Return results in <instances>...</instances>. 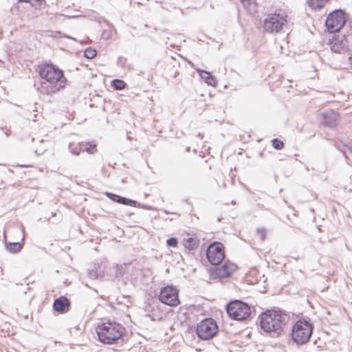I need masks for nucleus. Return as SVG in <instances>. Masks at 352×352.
Here are the masks:
<instances>
[{"mask_svg": "<svg viewBox=\"0 0 352 352\" xmlns=\"http://www.w3.org/2000/svg\"><path fill=\"white\" fill-rule=\"evenodd\" d=\"M96 54V51L91 47L87 48L84 52L85 57L89 59L94 58Z\"/></svg>", "mask_w": 352, "mask_h": 352, "instance_id": "b1692460", "label": "nucleus"}, {"mask_svg": "<svg viewBox=\"0 0 352 352\" xmlns=\"http://www.w3.org/2000/svg\"><path fill=\"white\" fill-rule=\"evenodd\" d=\"M158 298L162 303L170 307H177L180 304L179 291L172 285L162 288Z\"/></svg>", "mask_w": 352, "mask_h": 352, "instance_id": "1a4fd4ad", "label": "nucleus"}, {"mask_svg": "<svg viewBox=\"0 0 352 352\" xmlns=\"http://www.w3.org/2000/svg\"><path fill=\"white\" fill-rule=\"evenodd\" d=\"M345 22L344 12L341 10H336L329 14L325 25L329 32L334 33L339 32Z\"/></svg>", "mask_w": 352, "mask_h": 352, "instance_id": "6e6552de", "label": "nucleus"}, {"mask_svg": "<svg viewBox=\"0 0 352 352\" xmlns=\"http://www.w3.org/2000/svg\"><path fill=\"white\" fill-rule=\"evenodd\" d=\"M111 85L116 90H122L126 87V83L122 80L114 79Z\"/></svg>", "mask_w": 352, "mask_h": 352, "instance_id": "4be33fe9", "label": "nucleus"}, {"mask_svg": "<svg viewBox=\"0 0 352 352\" xmlns=\"http://www.w3.org/2000/svg\"><path fill=\"white\" fill-rule=\"evenodd\" d=\"M328 0H307V4L314 10L320 9Z\"/></svg>", "mask_w": 352, "mask_h": 352, "instance_id": "412c9836", "label": "nucleus"}, {"mask_svg": "<svg viewBox=\"0 0 352 352\" xmlns=\"http://www.w3.org/2000/svg\"><path fill=\"white\" fill-rule=\"evenodd\" d=\"M257 233L260 235L261 241H263L265 238V230L263 229H258Z\"/></svg>", "mask_w": 352, "mask_h": 352, "instance_id": "c85d7f7f", "label": "nucleus"}, {"mask_svg": "<svg viewBox=\"0 0 352 352\" xmlns=\"http://www.w3.org/2000/svg\"><path fill=\"white\" fill-rule=\"evenodd\" d=\"M39 74L42 79L40 91L50 95L60 91L65 87L66 78L64 72L52 63H45L39 66Z\"/></svg>", "mask_w": 352, "mask_h": 352, "instance_id": "f257e3e1", "label": "nucleus"}, {"mask_svg": "<svg viewBox=\"0 0 352 352\" xmlns=\"http://www.w3.org/2000/svg\"><path fill=\"white\" fill-rule=\"evenodd\" d=\"M41 143H43V142H44V140H41Z\"/></svg>", "mask_w": 352, "mask_h": 352, "instance_id": "473e14b6", "label": "nucleus"}, {"mask_svg": "<svg viewBox=\"0 0 352 352\" xmlns=\"http://www.w3.org/2000/svg\"><path fill=\"white\" fill-rule=\"evenodd\" d=\"M107 197L111 199L113 201L121 204L126 206H131L135 207L136 206L137 202L134 200L121 197L120 195L111 193L107 192Z\"/></svg>", "mask_w": 352, "mask_h": 352, "instance_id": "2eb2a0df", "label": "nucleus"}, {"mask_svg": "<svg viewBox=\"0 0 352 352\" xmlns=\"http://www.w3.org/2000/svg\"><path fill=\"white\" fill-rule=\"evenodd\" d=\"M70 302L65 296H60L56 298L53 304L54 309L60 314L67 312L69 310Z\"/></svg>", "mask_w": 352, "mask_h": 352, "instance_id": "ddd939ff", "label": "nucleus"}, {"mask_svg": "<svg viewBox=\"0 0 352 352\" xmlns=\"http://www.w3.org/2000/svg\"><path fill=\"white\" fill-rule=\"evenodd\" d=\"M83 150L82 151H87L89 153H94L96 149V145L91 142H82Z\"/></svg>", "mask_w": 352, "mask_h": 352, "instance_id": "5701e85b", "label": "nucleus"}, {"mask_svg": "<svg viewBox=\"0 0 352 352\" xmlns=\"http://www.w3.org/2000/svg\"><path fill=\"white\" fill-rule=\"evenodd\" d=\"M70 152L75 155H78L83 150L82 142H72L69 145Z\"/></svg>", "mask_w": 352, "mask_h": 352, "instance_id": "aec40b11", "label": "nucleus"}, {"mask_svg": "<svg viewBox=\"0 0 352 352\" xmlns=\"http://www.w3.org/2000/svg\"><path fill=\"white\" fill-rule=\"evenodd\" d=\"M89 276L91 279H96L98 277V274L95 270H91L89 271Z\"/></svg>", "mask_w": 352, "mask_h": 352, "instance_id": "cd10ccee", "label": "nucleus"}, {"mask_svg": "<svg viewBox=\"0 0 352 352\" xmlns=\"http://www.w3.org/2000/svg\"><path fill=\"white\" fill-rule=\"evenodd\" d=\"M226 311L230 318L238 321L247 319L251 314L250 306L239 300L229 302L226 306Z\"/></svg>", "mask_w": 352, "mask_h": 352, "instance_id": "423d86ee", "label": "nucleus"}, {"mask_svg": "<svg viewBox=\"0 0 352 352\" xmlns=\"http://www.w3.org/2000/svg\"><path fill=\"white\" fill-rule=\"evenodd\" d=\"M16 230H17L19 232H23V228H21V227H17V228H16Z\"/></svg>", "mask_w": 352, "mask_h": 352, "instance_id": "c756f323", "label": "nucleus"}, {"mask_svg": "<svg viewBox=\"0 0 352 352\" xmlns=\"http://www.w3.org/2000/svg\"><path fill=\"white\" fill-rule=\"evenodd\" d=\"M331 49L333 52L340 53L347 45V41L344 36L340 38L339 36L334 37L331 42Z\"/></svg>", "mask_w": 352, "mask_h": 352, "instance_id": "4468645a", "label": "nucleus"}, {"mask_svg": "<svg viewBox=\"0 0 352 352\" xmlns=\"http://www.w3.org/2000/svg\"><path fill=\"white\" fill-rule=\"evenodd\" d=\"M198 136L199 138H202V135L200 133H199Z\"/></svg>", "mask_w": 352, "mask_h": 352, "instance_id": "2f4dec72", "label": "nucleus"}, {"mask_svg": "<svg viewBox=\"0 0 352 352\" xmlns=\"http://www.w3.org/2000/svg\"><path fill=\"white\" fill-rule=\"evenodd\" d=\"M196 332L199 338L209 340L217 333L218 326L212 318H206L197 325Z\"/></svg>", "mask_w": 352, "mask_h": 352, "instance_id": "0eeeda50", "label": "nucleus"}, {"mask_svg": "<svg viewBox=\"0 0 352 352\" xmlns=\"http://www.w3.org/2000/svg\"><path fill=\"white\" fill-rule=\"evenodd\" d=\"M260 327L272 337H278L284 331L289 317L280 311L267 310L259 316Z\"/></svg>", "mask_w": 352, "mask_h": 352, "instance_id": "f03ea898", "label": "nucleus"}, {"mask_svg": "<svg viewBox=\"0 0 352 352\" xmlns=\"http://www.w3.org/2000/svg\"><path fill=\"white\" fill-rule=\"evenodd\" d=\"M125 332V328L120 323L108 321L100 324L96 327L98 340L105 344L117 343Z\"/></svg>", "mask_w": 352, "mask_h": 352, "instance_id": "7ed1b4c3", "label": "nucleus"}, {"mask_svg": "<svg viewBox=\"0 0 352 352\" xmlns=\"http://www.w3.org/2000/svg\"><path fill=\"white\" fill-rule=\"evenodd\" d=\"M236 269V265L229 261L221 265H215L211 270V276L214 279H222L229 277Z\"/></svg>", "mask_w": 352, "mask_h": 352, "instance_id": "9b49d317", "label": "nucleus"}, {"mask_svg": "<svg viewBox=\"0 0 352 352\" xmlns=\"http://www.w3.org/2000/svg\"><path fill=\"white\" fill-rule=\"evenodd\" d=\"M287 17L285 12L282 10L267 15L263 21L265 31L270 33L279 32L287 25Z\"/></svg>", "mask_w": 352, "mask_h": 352, "instance_id": "39448f33", "label": "nucleus"}, {"mask_svg": "<svg viewBox=\"0 0 352 352\" xmlns=\"http://www.w3.org/2000/svg\"><path fill=\"white\" fill-rule=\"evenodd\" d=\"M3 236H4V239H6V232H4Z\"/></svg>", "mask_w": 352, "mask_h": 352, "instance_id": "7c9ffc66", "label": "nucleus"}, {"mask_svg": "<svg viewBox=\"0 0 352 352\" xmlns=\"http://www.w3.org/2000/svg\"><path fill=\"white\" fill-rule=\"evenodd\" d=\"M244 8L250 14H253L256 12L257 3L256 0H241Z\"/></svg>", "mask_w": 352, "mask_h": 352, "instance_id": "f3484780", "label": "nucleus"}, {"mask_svg": "<svg viewBox=\"0 0 352 352\" xmlns=\"http://www.w3.org/2000/svg\"><path fill=\"white\" fill-rule=\"evenodd\" d=\"M166 244L169 247H176L177 245V239L175 237H171L166 241Z\"/></svg>", "mask_w": 352, "mask_h": 352, "instance_id": "a878e982", "label": "nucleus"}, {"mask_svg": "<svg viewBox=\"0 0 352 352\" xmlns=\"http://www.w3.org/2000/svg\"><path fill=\"white\" fill-rule=\"evenodd\" d=\"M322 122L324 125L333 127L336 125L338 114L332 109H328L320 113Z\"/></svg>", "mask_w": 352, "mask_h": 352, "instance_id": "f8f14e48", "label": "nucleus"}, {"mask_svg": "<svg viewBox=\"0 0 352 352\" xmlns=\"http://www.w3.org/2000/svg\"><path fill=\"white\" fill-rule=\"evenodd\" d=\"M43 0H18L19 2L29 3L32 6H35L36 3H41Z\"/></svg>", "mask_w": 352, "mask_h": 352, "instance_id": "bb28decb", "label": "nucleus"}, {"mask_svg": "<svg viewBox=\"0 0 352 352\" xmlns=\"http://www.w3.org/2000/svg\"><path fill=\"white\" fill-rule=\"evenodd\" d=\"M5 248L8 252L15 254L19 252L21 250L22 245L19 242L6 243Z\"/></svg>", "mask_w": 352, "mask_h": 352, "instance_id": "a211bd4d", "label": "nucleus"}, {"mask_svg": "<svg viewBox=\"0 0 352 352\" xmlns=\"http://www.w3.org/2000/svg\"><path fill=\"white\" fill-rule=\"evenodd\" d=\"M272 146L275 149L280 150L284 147L283 142L278 138H274V140H272Z\"/></svg>", "mask_w": 352, "mask_h": 352, "instance_id": "393cba45", "label": "nucleus"}, {"mask_svg": "<svg viewBox=\"0 0 352 352\" xmlns=\"http://www.w3.org/2000/svg\"><path fill=\"white\" fill-rule=\"evenodd\" d=\"M197 71L201 78L205 80L206 83L213 87H215L217 85V78L210 72L203 69H197Z\"/></svg>", "mask_w": 352, "mask_h": 352, "instance_id": "dca6fc26", "label": "nucleus"}, {"mask_svg": "<svg viewBox=\"0 0 352 352\" xmlns=\"http://www.w3.org/2000/svg\"><path fill=\"white\" fill-rule=\"evenodd\" d=\"M313 326L306 320H298L292 329V338L298 345L307 343L312 335Z\"/></svg>", "mask_w": 352, "mask_h": 352, "instance_id": "20e7f679", "label": "nucleus"}, {"mask_svg": "<svg viewBox=\"0 0 352 352\" xmlns=\"http://www.w3.org/2000/svg\"><path fill=\"white\" fill-rule=\"evenodd\" d=\"M206 256L212 265H219L225 258L223 245L220 242L210 244L207 249Z\"/></svg>", "mask_w": 352, "mask_h": 352, "instance_id": "9d476101", "label": "nucleus"}, {"mask_svg": "<svg viewBox=\"0 0 352 352\" xmlns=\"http://www.w3.org/2000/svg\"><path fill=\"white\" fill-rule=\"evenodd\" d=\"M183 243L184 247L188 250H194L199 245V240L194 237L184 239Z\"/></svg>", "mask_w": 352, "mask_h": 352, "instance_id": "6ab92c4d", "label": "nucleus"}]
</instances>
